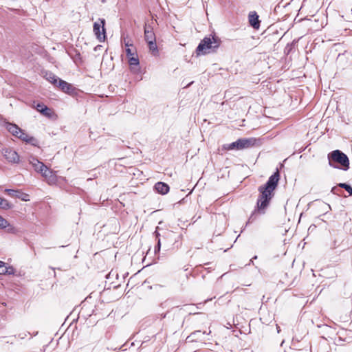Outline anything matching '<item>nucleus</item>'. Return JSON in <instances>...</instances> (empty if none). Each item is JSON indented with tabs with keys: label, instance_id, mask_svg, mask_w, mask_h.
Wrapping results in <instances>:
<instances>
[{
	"label": "nucleus",
	"instance_id": "nucleus-1",
	"mask_svg": "<svg viewBox=\"0 0 352 352\" xmlns=\"http://www.w3.org/2000/svg\"><path fill=\"white\" fill-rule=\"evenodd\" d=\"M280 179V173L278 169L274 172L268 179L267 182L258 187L259 195L256 201V206L254 211L251 213L248 223H251L256 221L258 216L265 213L274 195V190L278 186Z\"/></svg>",
	"mask_w": 352,
	"mask_h": 352
},
{
	"label": "nucleus",
	"instance_id": "nucleus-4",
	"mask_svg": "<svg viewBox=\"0 0 352 352\" xmlns=\"http://www.w3.org/2000/svg\"><path fill=\"white\" fill-rule=\"evenodd\" d=\"M100 23L95 22L93 27L94 32L100 42H103L106 39V29L104 28L105 20L99 19Z\"/></svg>",
	"mask_w": 352,
	"mask_h": 352
},
{
	"label": "nucleus",
	"instance_id": "nucleus-9",
	"mask_svg": "<svg viewBox=\"0 0 352 352\" xmlns=\"http://www.w3.org/2000/svg\"><path fill=\"white\" fill-rule=\"evenodd\" d=\"M259 16L255 11L250 12L248 14V21L251 27L258 30L260 27L261 21Z\"/></svg>",
	"mask_w": 352,
	"mask_h": 352
},
{
	"label": "nucleus",
	"instance_id": "nucleus-12",
	"mask_svg": "<svg viewBox=\"0 0 352 352\" xmlns=\"http://www.w3.org/2000/svg\"><path fill=\"white\" fill-rule=\"evenodd\" d=\"M239 150L249 148L255 144L256 139L254 138H241L238 140Z\"/></svg>",
	"mask_w": 352,
	"mask_h": 352
},
{
	"label": "nucleus",
	"instance_id": "nucleus-16",
	"mask_svg": "<svg viewBox=\"0 0 352 352\" xmlns=\"http://www.w3.org/2000/svg\"><path fill=\"white\" fill-rule=\"evenodd\" d=\"M144 38L146 43L150 41H156L155 33L151 28L145 27L144 28Z\"/></svg>",
	"mask_w": 352,
	"mask_h": 352
},
{
	"label": "nucleus",
	"instance_id": "nucleus-23",
	"mask_svg": "<svg viewBox=\"0 0 352 352\" xmlns=\"http://www.w3.org/2000/svg\"><path fill=\"white\" fill-rule=\"evenodd\" d=\"M30 135H28L23 130L21 129V132L19 133V135L18 136V138L21 139V140L27 142L28 141V138H30Z\"/></svg>",
	"mask_w": 352,
	"mask_h": 352
},
{
	"label": "nucleus",
	"instance_id": "nucleus-27",
	"mask_svg": "<svg viewBox=\"0 0 352 352\" xmlns=\"http://www.w3.org/2000/svg\"><path fill=\"white\" fill-rule=\"evenodd\" d=\"M8 226L9 223L8 221L0 216V228H6Z\"/></svg>",
	"mask_w": 352,
	"mask_h": 352
},
{
	"label": "nucleus",
	"instance_id": "nucleus-14",
	"mask_svg": "<svg viewBox=\"0 0 352 352\" xmlns=\"http://www.w3.org/2000/svg\"><path fill=\"white\" fill-rule=\"evenodd\" d=\"M58 87L66 94H71L74 90L73 86L67 82L58 79Z\"/></svg>",
	"mask_w": 352,
	"mask_h": 352
},
{
	"label": "nucleus",
	"instance_id": "nucleus-34",
	"mask_svg": "<svg viewBox=\"0 0 352 352\" xmlns=\"http://www.w3.org/2000/svg\"><path fill=\"white\" fill-rule=\"evenodd\" d=\"M154 234L155 235L156 240L158 241V239H160V234L157 230H155Z\"/></svg>",
	"mask_w": 352,
	"mask_h": 352
},
{
	"label": "nucleus",
	"instance_id": "nucleus-7",
	"mask_svg": "<svg viewBox=\"0 0 352 352\" xmlns=\"http://www.w3.org/2000/svg\"><path fill=\"white\" fill-rule=\"evenodd\" d=\"M5 192L10 197L19 198L23 201H28V197L29 195L26 193L23 192L20 190H14V189H9L7 188L5 190Z\"/></svg>",
	"mask_w": 352,
	"mask_h": 352
},
{
	"label": "nucleus",
	"instance_id": "nucleus-15",
	"mask_svg": "<svg viewBox=\"0 0 352 352\" xmlns=\"http://www.w3.org/2000/svg\"><path fill=\"white\" fill-rule=\"evenodd\" d=\"M34 107L38 112H40L43 116L48 117V118L51 117L50 109L48 108L43 103H38V104H36V105Z\"/></svg>",
	"mask_w": 352,
	"mask_h": 352
},
{
	"label": "nucleus",
	"instance_id": "nucleus-19",
	"mask_svg": "<svg viewBox=\"0 0 352 352\" xmlns=\"http://www.w3.org/2000/svg\"><path fill=\"white\" fill-rule=\"evenodd\" d=\"M148 46L149 48L150 52L152 53L153 55L156 56L158 54V48L156 44V41H150L148 42Z\"/></svg>",
	"mask_w": 352,
	"mask_h": 352
},
{
	"label": "nucleus",
	"instance_id": "nucleus-10",
	"mask_svg": "<svg viewBox=\"0 0 352 352\" xmlns=\"http://www.w3.org/2000/svg\"><path fill=\"white\" fill-rule=\"evenodd\" d=\"M42 175V176L43 177L45 178L47 182L49 184H54L57 181V179H56V175L54 174V173L48 169V168L47 167L45 168V170H43V173H41Z\"/></svg>",
	"mask_w": 352,
	"mask_h": 352
},
{
	"label": "nucleus",
	"instance_id": "nucleus-25",
	"mask_svg": "<svg viewBox=\"0 0 352 352\" xmlns=\"http://www.w3.org/2000/svg\"><path fill=\"white\" fill-rule=\"evenodd\" d=\"M8 272V269L5 266V263L0 261V274H6Z\"/></svg>",
	"mask_w": 352,
	"mask_h": 352
},
{
	"label": "nucleus",
	"instance_id": "nucleus-6",
	"mask_svg": "<svg viewBox=\"0 0 352 352\" xmlns=\"http://www.w3.org/2000/svg\"><path fill=\"white\" fill-rule=\"evenodd\" d=\"M3 154L9 162L18 163L19 162L18 153L10 148H4L3 150Z\"/></svg>",
	"mask_w": 352,
	"mask_h": 352
},
{
	"label": "nucleus",
	"instance_id": "nucleus-13",
	"mask_svg": "<svg viewBox=\"0 0 352 352\" xmlns=\"http://www.w3.org/2000/svg\"><path fill=\"white\" fill-rule=\"evenodd\" d=\"M155 190L161 195H166L168 192L170 188L169 186L164 182H157L154 186Z\"/></svg>",
	"mask_w": 352,
	"mask_h": 352
},
{
	"label": "nucleus",
	"instance_id": "nucleus-37",
	"mask_svg": "<svg viewBox=\"0 0 352 352\" xmlns=\"http://www.w3.org/2000/svg\"><path fill=\"white\" fill-rule=\"evenodd\" d=\"M124 44H125V46L127 47L126 48H128L130 45H131V44L129 43V42H125Z\"/></svg>",
	"mask_w": 352,
	"mask_h": 352
},
{
	"label": "nucleus",
	"instance_id": "nucleus-36",
	"mask_svg": "<svg viewBox=\"0 0 352 352\" xmlns=\"http://www.w3.org/2000/svg\"><path fill=\"white\" fill-rule=\"evenodd\" d=\"M173 234V232H167L166 236H167V237H170Z\"/></svg>",
	"mask_w": 352,
	"mask_h": 352
},
{
	"label": "nucleus",
	"instance_id": "nucleus-29",
	"mask_svg": "<svg viewBox=\"0 0 352 352\" xmlns=\"http://www.w3.org/2000/svg\"><path fill=\"white\" fill-rule=\"evenodd\" d=\"M125 51H126V56L128 57V58L136 55V54L135 52H133L132 50L129 47L126 48Z\"/></svg>",
	"mask_w": 352,
	"mask_h": 352
},
{
	"label": "nucleus",
	"instance_id": "nucleus-40",
	"mask_svg": "<svg viewBox=\"0 0 352 352\" xmlns=\"http://www.w3.org/2000/svg\"><path fill=\"white\" fill-rule=\"evenodd\" d=\"M257 258V256H254L252 259H256Z\"/></svg>",
	"mask_w": 352,
	"mask_h": 352
},
{
	"label": "nucleus",
	"instance_id": "nucleus-32",
	"mask_svg": "<svg viewBox=\"0 0 352 352\" xmlns=\"http://www.w3.org/2000/svg\"><path fill=\"white\" fill-rule=\"evenodd\" d=\"M8 227V231L9 232H14L15 228L14 227L10 226V225Z\"/></svg>",
	"mask_w": 352,
	"mask_h": 352
},
{
	"label": "nucleus",
	"instance_id": "nucleus-3",
	"mask_svg": "<svg viewBox=\"0 0 352 352\" xmlns=\"http://www.w3.org/2000/svg\"><path fill=\"white\" fill-rule=\"evenodd\" d=\"M219 46V39L212 37H205L201 41L196 49V53L197 56L201 54H206L210 52V50L216 49Z\"/></svg>",
	"mask_w": 352,
	"mask_h": 352
},
{
	"label": "nucleus",
	"instance_id": "nucleus-26",
	"mask_svg": "<svg viewBox=\"0 0 352 352\" xmlns=\"http://www.w3.org/2000/svg\"><path fill=\"white\" fill-rule=\"evenodd\" d=\"M27 143L30 144L34 146H38V141L35 138L30 136V138H28Z\"/></svg>",
	"mask_w": 352,
	"mask_h": 352
},
{
	"label": "nucleus",
	"instance_id": "nucleus-38",
	"mask_svg": "<svg viewBox=\"0 0 352 352\" xmlns=\"http://www.w3.org/2000/svg\"><path fill=\"white\" fill-rule=\"evenodd\" d=\"M276 329H277L278 333H279L280 331V327L278 324H276Z\"/></svg>",
	"mask_w": 352,
	"mask_h": 352
},
{
	"label": "nucleus",
	"instance_id": "nucleus-2",
	"mask_svg": "<svg viewBox=\"0 0 352 352\" xmlns=\"http://www.w3.org/2000/svg\"><path fill=\"white\" fill-rule=\"evenodd\" d=\"M329 165L334 168L344 171L349 168V160L347 155L340 150H335L328 154Z\"/></svg>",
	"mask_w": 352,
	"mask_h": 352
},
{
	"label": "nucleus",
	"instance_id": "nucleus-33",
	"mask_svg": "<svg viewBox=\"0 0 352 352\" xmlns=\"http://www.w3.org/2000/svg\"><path fill=\"white\" fill-rule=\"evenodd\" d=\"M8 269V272H6V274H14V269L12 267H9Z\"/></svg>",
	"mask_w": 352,
	"mask_h": 352
},
{
	"label": "nucleus",
	"instance_id": "nucleus-24",
	"mask_svg": "<svg viewBox=\"0 0 352 352\" xmlns=\"http://www.w3.org/2000/svg\"><path fill=\"white\" fill-rule=\"evenodd\" d=\"M0 207L3 209L11 208V204L6 200L2 198V201L0 203Z\"/></svg>",
	"mask_w": 352,
	"mask_h": 352
},
{
	"label": "nucleus",
	"instance_id": "nucleus-28",
	"mask_svg": "<svg viewBox=\"0 0 352 352\" xmlns=\"http://www.w3.org/2000/svg\"><path fill=\"white\" fill-rule=\"evenodd\" d=\"M293 47H294V44L293 43L287 44L285 46V49H284L285 54H289L291 52V51L292 50Z\"/></svg>",
	"mask_w": 352,
	"mask_h": 352
},
{
	"label": "nucleus",
	"instance_id": "nucleus-17",
	"mask_svg": "<svg viewBox=\"0 0 352 352\" xmlns=\"http://www.w3.org/2000/svg\"><path fill=\"white\" fill-rule=\"evenodd\" d=\"M206 334L205 331H201L199 330L195 331L192 333H190L186 338V340L189 342H195L201 339V337Z\"/></svg>",
	"mask_w": 352,
	"mask_h": 352
},
{
	"label": "nucleus",
	"instance_id": "nucleus-21",
	"mask_svg": "<svg viewBox=\"0 0 352 352\" xmlns=\"http://www.w3.org/2000/svg\"><path fill=\"white\" fill-rule=\"evenodd\" d=\"M338 186L341 188H344L346 191L349 192V196L352 195V187L346 184V183H340L338 184Z\"/></svg>",
	"mask_w": 352,
	"mask_h": 352
},
{
	"label": "nucleus",
	"instance_id": "nucleus-41",
	"mask_svg": "<svg viewBox=\"0 0 352 352\" xmlns=\"http://www.w3.org/2000/svg\"><path fill=\"white\" fill-rule=\"evenodd\" d=\"M1 201H2V198L0 197V203H1Z\"/></svg>",
	"mask_w": 352,
	"mask_h": 352
},
{
	"label": "nucleus",
	"instance_id": "nucleus-5",
	"mask_svg": "<svg viewBox=\"0 0 352 352\" xmlns=\"http://www.w3.org/2000/svg\"><path fill=\"white\" fill-rule=\"evenodd\" d=\"M167 316L168 318L173 317V320L177 321L179 324H183L184 323V320H182V314L180 309L173 308L162 315L163 318H165Z\"/></svg>",
	"mask_w": 352,
	"mask_h": 352
},
{
	"label": "nucleus",
	"instance_id": "nucleus-18",
	"mask_svg": "<svg viewBox=\"0 0 352 352\" xmlns=\"http://www.w3.org/2000/svg\"><path fill=\"white\" fill-rule=\"evenodd\" d=\"M44 78L54 85H56L58 82L59 78L51 72H45Z\"/></svg>",
	"mask_w": 352,
	"mask_h": 352
},
{
	"label": "nucleus",
	"instance_id": "nucleus-30",
	"mask_svg": "<svg viewBox=\"0 0 352 352\" xmlns=\"http://www.w3.org/2000/svg\"><path fill=\"white\" fill-rule=\"evenodd\" d=\"M160 248H161V241H160V239H158V241H157V245H155V250H154L155 254L160 252Z\"/></svg>",
	"mask_w": 352,
	"mask_h": 352
},
{
	"label": "nucleus",
	"instance_id": "nucleus-39",
	"mask_svg": "<svg viewBox=\"0 0 352 352\" xmlns=\"http://www.w3.org/2000/svg\"><path fill=\"white\" fill-rule=\"evenodd\" d=\"M251 263H252V264H253V261H252V259H251V260H250L249 265H250Z\"/></svg>",
	"mask_w": 352,
	"mask_h": 352
},
{
	"label": "nucleus",
	"instance_id": "nucleus-31",
	"mask_svg": "<svg viewBox=\"0 0 352 352\" xmlns=\"http://www.w3.org/2000/svg\"><path fill=\"white\" fill-rule=\"evenodd\" d=\"M182 236H183L182 234H179L178 236V239H176L175 241V244L176 245V247L177 248L182 246V242L181 241L179 242V241L182 240Z\"/></svg>",
	"mask_w": 352,
	"mask_h": 352
},
{
	"label": "nucleus",
	"instance_id": "nucleus-22",
	"mask_svg": "<svg viewBox=\"0 0 352 352\" xmlns=\"http://www.w3.org/2000/svg\"><path fill=\"white\" fill-rule=\"evenodd\" d=\"M129 63L130 66H138L140 64V61L138 57V55H135L134 56H131L129 58Z\"/></svg>",
	"mask_w": 352,
	"mask_h": 352
},
{
	"label": "nucleus",
	"instance_id": "nucleus-8",
	"mask_svg": "<svg viewBox=\"0 0 352 352\" xmlns=\"http://www.w3.org/2000/svg\"><path fill=\"white\" fill-rule=\"evenodd\" d=\"M29 162L32 165L34 170L39 173H43V170H45L47 168V166L43 162H40L38 159L32 156L29 158Z\"/></svg>",
	"mask_w": 352,
	"mask_h": 352
},
{
	"label": "nucleus",
	"instance_id": "nucleus-11",
	"mask_svg": "<svg viewBox=\"0 0 352 352\" xmlns=\"http://www.w3.org/2000/svg\"><path fill=\"white\" fill-rule=\"evenodd\" d=\"M4 125L6 129L14 136L18 138L19 133L21 132V129L16 124L5 122Z\"/></svg>",
	"mask_w": 352,
	"mask_h": 352
},
{
	"label": "nucleus",
	"instance_id": "nucleus-35",
	"mask_svg": "<svg viewBox=\"0 0 352 352\" xmlns=\"http://www.w3.org/2000/svg\"><path fill=\"white\" fill-rule=\"evenodd\" d=\"M336 189H337V188H336V187H333V188H331V192L332 193H333V194L338 195V193L336 192Z\"/></svg>",
	"mask_w": 352,
	"mask_h": 352
},
{
	"label": "nucleus",
	"instance_id": "nucleus-20",
	"mask_svg": "<svg viewBox=\"0 0 352 352\" xmlns=\"http://www.w3.org/2000/svg\"><path fill=\"white\" fill-rule=\"evenodd\" d=\"M239 142L238 140H236V142H232L230 144H224L223 146V148L224 150H233V149H236V150H239Z\"/></svg>",
	"mask_w": 352,
	"mask_h": 352
}]
</instances>
